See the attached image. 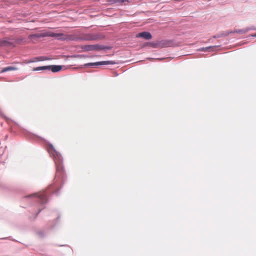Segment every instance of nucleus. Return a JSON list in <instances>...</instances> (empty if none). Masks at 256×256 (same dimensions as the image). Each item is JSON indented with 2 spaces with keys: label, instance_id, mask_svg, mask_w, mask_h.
<instances>
[{
  "label": "nucleus",
  "instance_id": "obj_15",
  "mask_svg": "<svg viewBox=\"0 0 256 256\" xmlns=\"http://www.w3.org/2000/svg\"><path fill=\"white\" fill-rule=\"evenodd\" d=\"M253 36H256V34L255 35Z\"/></svg>",
  "mask_w": 256,
  "mask_h": 256
},
{
  "label": "nucleus",
  "instance_id": "obj_12",
  "mask_svg": "<svg viewBox=\"0 0 256 256\" xmlns=\"http://www.w3.org/2000/svg\"><path fill=\"white\" fill-rule=\"evenodd\" d=\"M210 48H212V47L210 46V47H208V48H202L201 50L206 51L207 49Z\"/></svg>",
  "mask_w": 256,
  "mask_h": 256
},
{
  "label": "nucleus",
  "instance_id": "obj_14",
  "mask_svg": "<svg viewBox=\"0 0 256 256\" xmlns=\"http://www.w3.org/2000/svg\"><path fill=\"white\" fill-rule=\"evenodd\" d=\"M154 48H158V44H152Z\"/></svg>",
  "mask_w": 256,
  "mask_h": 256
},
{
  "label": "nucleus",
  "instance_id": "obj_1",
  "mask_svg": "<svg viewBox=\"0 0 256 256\" xmlns=\"http://www.w3.org/2000/svg\"><path fill=\"white\" fill-rule=\"evenodd\" d=\"M48 151L50 154L53 156L56 165V174H62L63 172V166L62 164V160L60 154L54 150L52 145L48 146Z\"/></svg>",
  "mask_w": 256,
  "mask_h": 256
},
{
  "label": "nucleus",
  "instance_id": "obj_3",
  "mask_svg": "<svg viewBox=\"0 0 256 256\" xmlns=\"http://www.w3.org/2000/svg\"><path fill=\"white\" fill-rule=\"evenodd\" d=\"M82 48L84 51L98 50L107 48L106 47L98 44L84 45Z\"/></svg>",
  "mask_w": 256,
  "mask_h": 256
},
{
  "label": "nucleus",
  "instance_id": "obj_9",
  "mask_svg": "<svg viewBox=\"0 0 256 256\" xmlns=\"http://www.w3.org/2000/svg\"><path fill=\"white\" fill-rule=\"evenodd\" d=\"M47 60V59L44 58V57H43V56H40V57L36 58L35 60H32V61H30V62H35V61H42V60Z\"/></svg>",
  "mask_w": 256,
  "mask_h": 256
},
{
  "label": "nucleus",
  "instance_id": "obj_5",
  "mask_svg": "<svg viewBox=\"0 0 256 256\" xmlns=\"http://www.w3.org/2000/svg\"><path fill=\"white\" fill-rule=\"evenodd\" d=\"M137 38H142L146 40H150L152 38V35L149 32H144L138 33L136 34Z\"/></svg>",
  "mask_w": 256,
  "mask_h": 256
},
{
  "label": "nucleus",
  "instance_id": "obj_10",
  "mask_svg": "<svg viewBox=\"0 0 256 256\" xmlns=\"http://www.w3.org/2000/svg\"><path fill=\"white\" fill-rule=\"evenodd\" d=\"M248 32V30H236L234 32L238 33V34H244Z\"/></svg>",
  "mask_w": 256,
  "mask_h": 256
},
{
  "label": "nucleus",
  "instance_id": "obj_6",
  "mask_svg": "<svg viewBox=\"0 0 256 256\" xmlns=\"http://www.w3.org/2000/svg\"><path fill=\"white\" fill-rule=\"evenodd\" d=\"M50 36L52 37L58 38L59 39L64 38L63 37L64 34H57L52 32L51 34H50Z\"/></svg>",
  "mask_w": 256,
  "mask_h": 256
},
{
  "label": "nucleus",
  "instance_id": "obj_2",
  "mask_svg": "<svg viewBox=\"0 0 256 256\" xmlns=\"http://www.w3.org/2000/svg\"><path fill=\"white\" fill-rule=\"evenodd\" d=\"M62 68V66H48L36 67L34 68L33 70L38 71L46 70H50L52 72H56L60 71Z\"/></svg>",
  "mask_w": 256,
  "mask_h": 256
},
{
  "label": "nucleus",
  "instance_id": "obj_8",
  "mask_svg": "<svg viewBox=\"0 0 256 256\" xmlns=\"http://www.w3.org/2000/svg\"><path fill=\"white\" fill-rule=\"evenodd\" d=\"M38 196L40 198V199L42 203H44L46 202V196L45 194H40L38 195Z\"/></svg>",
  "mask_w": 256,
  "mask_h": 256
},
{
  "label": "nucleus",
  "instance_id": "obj_7",
  "mask_svg": "<svg viewBox=\"0 0 256 256\" xmlns=\"http://www.w3.org/2000/svg\"><path fill=\"white\" fill-rule=\"evenodd\" d=\"M17 68L15 67H12V66H8V67H6V68H4L2 70V72H7V71H9V70H16Z\"/></svg>",
  "mask_w": 256,
  "mask_h": 256
},
{
  "label": "nucleus",
  "instance_id": "obj_11",
  "mask_svg": "<svg viewBox=\"0 0 256 256\" xmlns=\"http://www.w3.org/2000/svg\"><path fill=\"white\" fill-rule=\"evenodd\" d=\"M110 2L113 3L120 2V0H110Z\"/></svg>",
  "mask_w": 256,
  "mask_h": 256
},
{
  "label": "nucleus",
  "instance_id": "obj_13",
  "mask_svg": "<svg viewBox=\"0 0 256 256\" xmlns=\"http://www.w3.org/2000/svg\"><path fill=\"white\" fill-rule=\"evenodd\" d=\"M126 2H128V0H120V3H123Z\"/></svg>",
  "mask_w": 256,
  "mask_h": 256
},
{
  "label": "nucleus",
  "instance_id": "obj_4",
  "mask_svg": "<svg viewBox=\"0 0 256 256\" xmlns=\"http://www.w3.org/2000/svg\"><path fill=\"white\" fill-rule=\"evenodd\" d=\"M114 64L112 61H102L100 62L88 63L86 65L90 66H96L106 64Z\"/></svg>",
  "mask_w": 256,
  "mask_h": 256
}]
</instances>
